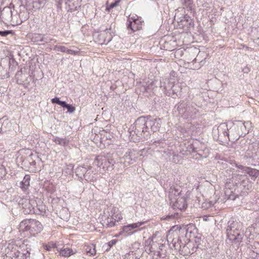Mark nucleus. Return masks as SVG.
<instances>
[{
  "label": "nucleus",
  "instance_id": "f257e3e1",
  "mask_svg": "<svg viewBox=\"0 0 259 259\" xmlns=\"http://www.w3.org/2000/svg\"><path fill=\"white\" fill-rule=\"evenodd\" d=\"M161 121L160 118H151L150 116H141L135 122L136 135L140 138L147 137L152 133L160 129Z\"/></svg>",
  "mask_w": 259,
  "mask_h": 259
},
{
  "label": "nucleus",
  "instance_id": "f03ea898",
  "mask_svg": "<svg viewBox=\"0 0 259 259\" xmlns=\"http://www.w3.org/2000/svg\"><path fill=\"white\" fill-rule=\"evenodd\" d=\"M231 123L232 125L229 130L228 124L225 123H221L218 128L219 135L223 134L224 137H229L228 131H229V133L238 139L248 134L252 127V123L250 121L235 120Z\"/></svg>",
  "mask_w": 259,
  "mask_h": 259
},
{
  "label": "nucleus",
  "instance_id": "7ed1b4c3",
  "mask_svg": "<svg viewBox=\"0 0 259 259\" xmlns=\"http://www.w3.org/2000/svg\"><path fill=\"white\" fill-rule=\"evenodd\" d=\"M241 230L242 225L240 223L230 220L226 228L228 238L232 241L241 242L244 236V233Z\"/></svg>",
  "mask_w": 259,
  "mask_h": 259
},
{
  "label": "nucleus",
  "instance_id": "20e7f679",
  "mask_svg": "<svg viewBox=\"0 0 259 259\" xmlns=\"http://www.w3.org/2000/svg\"><path fill=\"white\" fill-rule=\"evenodd\" d=\"M43 229L41 223L35 219H25L21 222L19 229L20 232H27L31 235L35 236Z\"/></svg>",
  "mask_w": 259,
  "mask_h": 259
},
{
  "label": "nucleus",
  "instance_id": "39448f33",
  "mask_svg": "<svg viewBox=\"0 0 259 259\" xmlns=\"http://www.w3.org/2000/svg\"><path fill=\"white\" fill-rule=\"evenodd\" d=\"M197 106L195 103L180 102L177 105V110L180 116L184 119H191L195 117L198 113Z\"/></svg>",
  "mask_w": 259,
  "mask_h": 259
},
{
  "label": "nucleus",
  "instance_id": "423d86ee",
  "mask_svg": "<svg viewBox=\"0 0 259 259\" xmlns=\"http://www.w3.org/2000/svg\"><path fill=\"white\" fill-rule=\"evenodd\" d=\"M160 88H163L166 95L172 98L180 95L182 90V88L178 83L175 84L172 81L166 79L164 81H161Z\"/></svg>",
  "mask_w": 259,
  "mask_h": 259
},
{
  "label": "nucleus",
  "instance_id": "0eeeda50",
  "mask_svg": "<svg viewBox=\"0 0 259 259\" xmlns=\"http://www.w3.org/2000/svg\"><path fill=\"white\" fill-rule=\"evenodd\" d=\"M232 183L237 186L238 188L248 190L249 180L245 175H236L231 179Z\"/></svg>",
  "mask_w": 259,
  "mask_h": 259
},
{
  "label": "nucleus",
  "instance_id": "6e6552de",
  "mask_svg": "<svg viewBox=\"0 0 259 259\" xmlns=\"http://www.w3.org/2000/svg\"><path fill=\"white\" fill-rule=\"evenodd\" d=\"M21 245L24 246L16 252V255H14L12 259H27L29 257L31 245L29 244V241L27 239H25Z\"/></svg>",
  "mask_w": 259,
  "mask_h": 259
},
{
  "label": "nucleus",
  "instance_id": "1a4fd4ad",
  "mask_svg": "<svg viewBox=\"0 0 259 259\" xmlns=\"http://www.w3.org/2000/svg\"><path fill=\"white\" fill-rule=\"evenodd\" d=\"M138 155L139 153L137 151L134 149L130 150L127 152H126L124 155L120 159L119 162L120 164H123V167L127 166L136 161V159L138 157Z\"/></svg>",
  "mask_w": 259,
  "mask_h": 259
},
{
  "label": "nucleus",
  "instance_id": "9d476101",
  "mask_svg": "<svg viewBox=\"0 0 259 259\" xmlns=\"http://www.w3.org/2000/svg\"><path fill=\"white\" fill-rule=\"evenodd\" d=\"M189 150L192 153H196L198 155L199 157L195 158L198 159L201 157H206L208 150L206 148V146L204 144L196 143H193L189 146Z\"/></svg>",
  "mask_w": 259,
  "mask_h": 259
},
{
  "label": "nucleus",
  "instance_id": "9b49d317",
  "mask_svg": "<svg viewBox=\"0 0 259 259\" xmlns=\"http://www.w3.org/2000/svg\"><path fill=\"white\" fill-rule=\"evenodd\" d=\"M115 163V161L112 159H108L102 155L97 156L94 161V164L99 167H102L104 169H108L111 166H112Z\"/></svg>",
  "mask_w": 259,
  "mask_h": 259
},
{
  "label": "nucleus",
  "instance_id": "f8f14e48",
  "mask_svg": "<svg viewBox=\"0 0 259 259\" xmlns=\"http://www.w3.org/2000/svg\"><path fill=\"white\" fill-rule=\"evenodd\" d=\"M14 9V5L12 3L9 6L5 7L1 11L0 19L5 24H8L12 20V11Z\"/></svg>",
  "mask_w": 259,
  "mask_h": 259
},
{
  "label": "nucleus",
  "instance_id": "ddd939ff",
  "mask_svg": "<svg viewBox=\"0 0 259 259\" xmlns=\"http://www.w3.org/2000/svg\"><path fill=\"white\" fill-rule=\"evenodd\" d=\"M21 204L23 209V212L25 214H33L32 210H34L36 202L33 199H23L19 203Z\"/></svg>",
  "mask_w": 259,
  "mask_h": 259
},
{
  "label": "nucleus",
  "instance_id": "4468645a",
  "mask_svg": "<svg viewBox=\"0 0 259 259\" xmlns=\"http://www.w3.org/2000/svg\"><path fill=\"white\" fill-rule=\"evenodd\" d=\"M174 248L176 250H179L181 254L184 255H188L190 253H192L189 249V247L191 246V243H187L186 245H183L181 240L179 238L177 239V241H175V239L174 238L171 241Z\"/></svg>",
  "mask_w": 259,
  "mask_h": 259
},
{
  "label": "nucleus",
  "instance_id": "2eb2a0df",
  "mask_svg": "<svg viewBox=\"0 0 259 259\" xmlns=\"http://www.w3.org/2000/svg\"><path fill=\"white\" fill-rule=\"evenodd\" d=\"M127 26L128 29L136 31L142 28V21L136 15L129 17L127 20Z\"/></svg>",
  "mask_w": 259,
  "mask_h": 259
},
{
  "label": "nucleus",
  "instance_id": "dca6fc26",
  "mask_svg": "<svg viewBox=\"0 0 259 259\" xmlns=\"http://www.w3.org/2000/svg\"><path fill=\"white\" fill-rule=\"evenodd\" d=\"M170 204L174 209H178L181 210H185L187 207V197L182 194L176 198L175 201H174Z\"/></svg>",
  "mask_w": 259,
  "mask_h": 259
},
{
  "label": "nucleus",
  "instance_id": "f3484780",
  "mask_svg": "<svg viewBox=\"0 0 259 259\" xmlns=\"http://www.w3.org/2000/svg\"><path fill=\"white\" fill-rule=\"evenodd\" d=\"M23 246H24L21 245V244L18 246V244L13 241L9 243L5 249L6 255L12 259L13 256L16 255V252L18 251V249H21Z\"/></svg>",
  "mask_w": 259,
  "mask_h": 259
},
{
  "label": "nucleus",
  "instance_id": "a211bd4d",
  "mask_svg": "<svg viewBox=\"0 0 259 259\" xmlns=\"http://www.w3.org/2000/svg\"><path fill=\"white\" fill-rule=\"evenodd\" d=\"M182 195V190L180 186L174 185L171 186L168 190L169 203H170L171 202H174V201H175L176 199Z\"/></svg>",
  "mask_w": 259,
  "mask_h": 259
},
{
  "label": "nucleus",
  "instance_id": "6ab92c4d",
  "mask_svg": "<svg viewBox=\"0 0 259 259\" xmlns=\"http://www.w3.org/2000/svg\"><path fill=\"white\" fill-rule=\"evenodd\" d=\"M154 237H155V236H153L152 237V238H149V239H148L145 242V244L146 246H149V250L151 253H153V254L154 255L153 258L154 259H159L161 256V253L160 251H156L154 249L153 247V246L154 245V242L153 240Z\"/></svg>",
  "mask_w": 259,
  "mask_h": 259
},
{
  "label": "nucleus",
  "instance_id": "aec40b11",
  "mask_svg": "<svg viewBox=\"0 0 259 259\" xmlns=\"http://www.w3.org/2000/svg\"><path fill=\"white\" fill-rule=\"evenodd\" d=\"M82 250L84 252V253H85L88 256L94 255L96 253L95 245L92 243H85Z\"/></svg>",
  "mask_w": 259,
  "mask_h": 259
},
{
  "label": "nucleus",
  "instance_id": "412c9836",
  "mask_svg": "<svg viewBox=\"0 0 259 259\" xmlns=\"http://www.w3.org/2000/svg\"><path fill=\"white\" fill-rule=\"evenodd\" d=\"M228 186L229 185L228 184L225 191L226 198L228 200H234L236 198L238 197L239 194L237 193L239 191L238 190H237L236 189H235L234 191L231 190L229 188H227Z\"/></svg>",
  "mask_w": 259,
  "mask_h": 259
},
{
  "label": "nucleus",
  "instance_id": "4be33fe9",
  "mask_svg": "<svg viewBox=\"0 0 259 259\" xmlns=\"http://www.w3.org/2000/svg\"><path fill=\"white\" fill-rule=\"evenodd\" d=\"M19 17L20 20L19 22L16 23V25L21 24L23 21L28 19L29 17V13H28L27 10L24 5H22L20 6Z\"/></svg>",
  "mask_w": 259,
  "mask_h": 259
},
{
  "label": "nucleus",
  "instance_id": "5701e85b",
  "mask_svg": "<svg viewBox=\"0 0 259 259\" xmlns=\"http://www.w3.org/2000/svg\"><path fill=\"white\" fill-rule=\"evenodd\" d=\"M108 31L106 30L101 32L98 36L99 37V40L98 43L103 45V44H107L111 40V37L110 34H109V37L108 38H106L105 36L108 35Z\"/></svg>",
  "mask_w": 259,
  "mask_h": 259
},
{
  "label": "nucleus",
  "instance_id": "b1692460",
  "mask_svg": "<svg viewBox=\"0 0 259 259\" xmlns=\"http://www.w3.org/2000/svg\"><path fill=\"white\" fill-rule=\"evenodd\" d=\"M115 211V209L113 208L111 210L110 213L109 214V217L106 219L107 221V225L108 227H112L115 225L116 222H118V220H116L117 216L114 215V211Z\"/></svg>",
  "mask_w": 259,
  "mask_h": 259
},
{
  "label": "nucleus",
  "instance_id": "393cba45",
  "mask_svg": "<svg viewBox=\"0 0 259 259\" xmlns=\"http://www.w3.org/2000/svg\"><path fill=\"white\" fill-rule=\"evenodd\" d=\"M146 222H138L137 223L128 224L126 226H124L123 227V231L124 232H128L129 231H131L133 229L137 228L142 225H144Z\"/></svg>",
  "mask_w": 259,
  "mask_h": 259
},
{
  "label": "nucleus",
  "instance_id": "a878e982",
  "mask_svg": "<svg viewBox=\"0 0 259 259\" xmlns=\"http://www.w3.org/2000/svg\"><path fill=\"white\" fill-rule=\"evenodd\" d=\"M81 0H67L65 4L68 6L71 10H77V8L80 7V3Z\"/></svg>",
  "mask_w": 259,
  "mask_h": 259
},
{
  "label": "nucleus",
  "instance_id": "bb28decb",
  "mask_svg": "<svg viewBox=\"0 0 259 259\" xmlns=\"http://www.w3.org/2000/svg\"><path fill=\"white\" fill-rule=\"evenodd\" d=\"M30 177L29 175H25L22 181L20 183V188L23 191H26L28 189L30 185Z\"/></svg>",
  "mask_w": 259,
  "mask_h": 259
},
{
  "label": "nucleus",
  "instance_id": "cd10ccee",
  "mask_svg": "<svg viewBox=\"0 0 259 259\" xmlns=\"http://www.w3.org/2000/svg\"><path fill=\"white\" fill-rule=\"evenodd\" d=\"M245 174H248L251 178V179L253 180H255L259 176L258 170L249 167L245 168Z\"/></svg>",
  "mask_w": 259,
  "mask_h": 259
},
{
  "label": "nucleus",
  "instance_id": "c85d7f7f",
  "mask_svg": "<svg viewBox=\"0 0 259 259\" xmlns=\"http://www.w3.org/2000/svg\"><path fill=\"white\" fill-rule=\"evenodd\" d=\"M158 81L157 80L148 81L146 86H144V90L146 92H149L153 90L155 88L157 87V84Z\"/></svg>",
  "mask_w": 259,
  "mask_h": 259
},
{
  "label": "nucleus",
  "instance_id": "c756f323",
  "mask_svg": "<svg viewBox=\"0 0 259 259\" xmlns=\"http://www.w3.org/2000/svg\"><path fill=\"white\" fill-rule=\"evenodd\" d=\"M35 36L37 37H39L40 42H43L44 43H49L52 41H54L56 42L53 38H51L50 36L46 34H36Z\"/></svg>",
  "mask_w": 259,
  "mask_h": 259
},
{
  "label": "nucleus",
  "instance_id": "7c9ffc66",
  "mask_svg": "<svg viewBox=\"0 0 259 259\" xmlns=\"http://www.w3.org/2000/svg\"><path fill=\"white\" fill-rule=\"evenodd\" d=\"M74 253L73 250L68 247H64L60 250V255L64 257H69Z\"/></svg>",
  "mask_w": 259,
  "mask_h": 259
},
{
  "label": "nucleus",
  "instance_id": "2f4dec72",
  "mask_svg": "<svg viewBox=\"0 0 259 259\" xmlns=\"http://www.w3.org/2000/svg\"><path fill=\"white\" fill-rule=\"evenodd\" d=\"M192 63H193V65H194L193 69L196 70L199 69L204 64V61L200 60L199 59L198 54L197 56L194 60H193Z\"/></svg>",
  "mask_w": 259,
  "mask_h": 259
},
{
  "label": "nucleus",
  "instance_id": "473e14b6",
  "mask_svg": "<svg viewBox=\"0 0 259 259\" xmlns=\"http://www.w3.org/2000/svg\"><path fill=\"white\" fill-rule=\"evenodd\" d=\"M95 174L91 169L87 170L83 175L84 179L88 182L92 181L95 178Z\"/></svg>",
  "mask_w": 259,
  "mask_h": 259
},
{
  "label": "nucleus",
  "instance_id": "72a5a7b5",
  "mask_svg": "<svg viewBox=\"0 0 259 259\" xmlns=\"http://www.w3.org/2000/svg\"><path fill=\"white\" fill-rule=\"evenodd\" d=\"M33 211V214H42L45 212V207L43 205H35Z\"/></svg>",
  "mask_w": 259,
  "mask_h": 259
},
{
  "label": "nucleus",
  "instance_id": "f704fd0d",
  "mask_svg": "<svg viewBox=\"0 0 259 259\" xmlns=\"http://www.w3.org/2000/svg\"><path fill=\"white\" fill-rule=\"evenodd\" d=\"M182 4L188 11H192L194 8L193 0H181Z\"/></svg>",
  "mask_w": 259,
  "mask_h": 259
},
{
  "label": "nucleus",
  "instance_id": "c9c22d12",
  "mask_svg": "<svg viewBox=\"0 0 259 259\" xmlns=\"http://www.w3.org/2000/svg\"><path fill=\"white\" fill-rule=\"evenodd\" d=\"M44 5V1L41 0H36L32 2V7L34 10L39 9Z\"/></svg>",
  "mask_w": 259,
  "mask_h": 259
},
{
  "label": "nucleus",
  "instance_id": "e433bc0d",
  "mask_svg": "<svg viewBox=\"0 0 259 259\" xmlns=\"http://www.w3.org/2000/svg\"><path fill=\"white\" fill-rule=\"evenodd\" d=\"M52 141L56 144L64 146L67 144V141L65 139L59 137H55L52 139Z\"/></svg>",
  "mask_w": 259,
  "mask_h": 259
},
{
  "label": "nucleus",
  "instance_id": "4c0bfd02",
  "mask_svg": "<svg viewBox=\"0 0 259 259\" xmlns=\"http://www.w3.org/2000/svg\"><path fill=\"white\" fill-rule=\"evenodd\" d=\"M254 148L256 149V152L251 156V157L259 163V141L254 144Z\"/></svg>",
  "mask_w": 259,
  "mask_h": 259
},
{
  "label": "nucleus",
  "instance_id": "58836bf2",
  "mask_svg": "<svg viewBox=\"0 0 259 259\" xmlns=\"http://www.w3.org/2000/svg\"><path fill=\"white\" fill-rule=\"evenodd\" d=\"M62 107L66 108L67 109V112L70 113H73L75 110L74 107L72 106L70 104H67L66 102H64Z\"/></svg>",
  "mask_w": 259,
  "mask_h": 259
},
{
  "label": "nucleus",
  "instance_id": "ea45409f",
  "mask_svg": "<svg viewBox=\"0 0 259 259\" xmlns=\"http://www.w3.org/2000/svg\"><path fill=\"white\" fill-rule=\"evenodd\" d=\"M8 124H10V122L8 121L7 120L2 123L1 119H0V133L2 132H6L7 131L5 125H8Z\"/></svg>",
  "mask_w": 259,
  "mask_h": 259
},
{
  "label": "nucleus",
  "instance_id": "a19ab883",
  "mask_svg": "<svg viewBox=\"0 0 259 259\" xmlns=\"http://www.w3.org/2000/svg\"><path fill=\"white\" fill-rule=\"evenodd\" d=\"M51 101L52 103L58 104L61 107L63 106L65 102V101H60L59 98L58 97H55L54 98H53Z\"/></svg>",
  "mask_w": 259,
  "mask_h": 259
},
{
  "label": "nucleus",
  "instance_id": "79ce46f5",
  "mask_svg": "<svg viewBox=\"0 0 259 259\" xmlns=\"http://www.w3.org/2000/svg\"><path fill=\"white\" fill-rule=\"evenodd\" d=\"M67 49H68L65 47L61 46H56L54 48V50H56L57 51H60L63 53H66Z\"/></svg>",
  "mask_w": 259,
  "mask_h": 259
},
{
  "label": "nucleus",
  "instance_id": "37998d69",
  "mask_svg": "<svg viewBox=\"0 0 259 259\" xmlns=\"http://www.w3.org/2000/svg\"><path fill=\"white\" fill-rule=\"evenodd\" d=\"M117 242V240L116 239H112L111 241H109L107 243V245L108 247L106 248V250H108L112 246L115 245Z\"/></svg>",
  "mask_w": 259,
  "mask_h": 259
},
{
  "label": "nucleus",
  "instance_id": "c03bdc74",
  "mask_svg": "<svg viewBox=\"0 0 259 259\" xmlns=\"http://www.w3.org/2000/svg\"><path fill=\"white\" fill-rule=\"evenodd\" d=\"M153 144L157 146V144H159L160 147H164V145L165 144V140H159L157 141H154L153 142Z\"/></svg>",
  "mask_w": 259,
  "mask_h": 259
},
{
  "label": "nucleus",
  "instance_id": "a18cd8bd",
  "mask_svg": "<svg viewBox=\"0 0 259 259\" xmlns=\"http://www.w3.org/2000/svg\"><path fill=\"white\" fill-rule=\"evenodd\" d=\"M119 3V1H117L114 3H111L109 6H107L106 8V11L107 12H110V10L116 7L118 3Z\"/></svg>",
  "mask_w": 259,
  "mask_h": 259
},
{
  "label": "nucleus",
  "instance_id": "49530a36",
  "mask_svg": "<svg viewBox=\"0 0 259 259\" xmlns=\"http://www.w3.org/2000/svg\"><path fill=\"white\" fill-rule=\"evenodd\" d=\"M11 33H12V31L11 30L0 31V35L2 36H6Z\"/></svg>",
  "mask_w": 259,
  "mask_h": 259
},
{
  "label": "nucleus",
  "instance_id": "de8ad7c7",
  "mask_svg": "<svg viewBox=\"0 0 259 259\" xmlns=\"http://www.w3.org/2000/svg\"><path fill=\"white\" fill-rule=\"evenodd\" d=\"M79 52V49L76 50H72V49H67V53L68 54H76Z\"/></svg>",
  "mask_w": 259,
  "mask_h": 259
},
{
  "label": "nucleus",
  "instance_id": "09e8293b",
  "mask_svg": "<svg viewBox=\"0 0 259 259\" xmlns=\"http://www.w3.org/2000/svg\"><path fill=\"white\" fill-rule=\"evenodd\" d=\"M181 132L184 135L183 138L184 139H186V138L190 136L189 133L187 132L185 129L182 128Z\"/></svg>",
  "mask_w": 259,
  "mask_h": 259
},
{
  "label": "nucleus",
  "instance_id": "8fccbe9b",
  "mask_svg": "<svg viewBox=\"0 0 259 259\" xmlns=\"http://www.w3.org/2000/svg\"><path fill=\"white\" fill-rule=\"evenodd\" d=\"M5 168L3 165H0V177H2L5 172Z\"/></svg>",
  "mask_w": 259,
  "mask_h": 259
},
{
  "label": "nucleus",
  "instance_id": "3c124183",
  "mask_svg": "<svg viewBox=\"0 0 259 259\" xmlns=\"http://www.w3.org/2000/svg\"><path fill=\"white\" fill-rule=\"evenodd\" d=\"M237 167L239 168V169H240L242 170V172H244V174H245V168H248V167H246V166H244L243 165H238L237 166Z\"/></svg>",
  "mask_w": 259,
  "mask_h": 259
},
{
  "label": "nucleus",
  "instance_id": "603ef678",
  "mask_svg": "<svg viewBox=\"0 0 259 259\" xmlns=\"http://www.w3.org/2000/svg\"><path fill=\"white\" fill-rule=\"evenodd\" d=\"M172 161L174 162L175 163H177L179 162V159H178V155H173V159H172Z\"/></svg>",
  "mask_w": 259,
  "mask_h": 259
},
{
  "label": "nucleus",
  "instance_id": "864d4df0",
  "mask_svg": "<svg viewBox=\"0 0 259 259\" xmlns=\"http://www.w3.org/2000/svg\"><path fill=\"white\" fill-rule=\"evenodd\" d=\"M184 19L186 22H189L191 20V17L188 15H185L184 16Z\"/></svg>",
  "mask_w": 259,
  "mask_h": 259
},
{
  "label": "nucleus",
  "instance_id": "5fc2aeb1",
  "mask_svg": "<svg viewBox=\"0 0 259 259\" xmlns=\"http://www.w3.org/2000/svg\"><path fill=\"white\" fill-rule=\"evenodd\" d=\"M244 73H247L250 71V69L248 67H246L243 69Z\"/></svg>",
  "mask_w": 259,
  "mask_h": 259
},
{
  "label": "nucleus",
  "instance_id": "6e6d98bb",
  "mask_svg": "<svg viewBox=\"0 0 259 259\" xmlns=\"http://www.w3.org/2000/svg\"><path fill=\"white\" fill-rule=\"evenodd\" d=\"M35 34H34V36H33V39L34 41L35 42H40L39 37H36Z\"/></svg>",
  "mask_w": 259,
  "mask_h": 259
},
{
  "label": "nucleus",
  "instance_id": "4d7b16f0",
  "mask_svg": "<svg viewBox=\"0 0 259 259\" xmlns=\"http://www.w3.org/2000/svg\"><path fill=\"white\" fill-rule=\"evenodd\" d=\"M174 218V216L172 215H167L166 217V218H165L164 219L165 220H169L171 218Z\"/></svg>",
  "mask_w": 259,
  "mask_h": 259
},
{
  "label": "nucleus",
  "instance_id": "13d9d810",
  "mask_svg": "<svg viewBox=\"0 0 259 259\" xmlns=\"http://www.w3.org/2000/svg\"><path fill=\"white\" fill-rule=\"evenodd\" d=\"M163 247H164V245L163 244H159V249L160 250H162Z\"/></svg>",
  "mask_w": 259,
  "mask_h": 259
},
{
  "label": "nucleus",
  "instance_id": "bf43d9fd",
  "mask_svg": "<svg viewBox=\"0 0 259 259\" xmlns=\"http://www.w3.org/2000/svg\"><path fill=\"white\" fill-rule=\"evenodd\" d=\"M170 231H169L168 232V235L167 236V240L168 242H169V238L168 237V236L170 235Z\"/></svg>",
  "mask_w": 259,
  "mask_h": 259
},
{
  "label": "nucleus",
  "instance_id": "052dcab7",
  "mask_svg": "<svg viewBox=\"0 0 259 259\" xmlns=\"http://www.w3.org/2000/svg\"><path fill=\"white\" fill-rule=\"evenodd\" d=\"M133 128H134V129H135V130H134V131H132V132H134V134H133V135H134V134H136L135 133V132H134V131H135V126H133Z\"/></svg>",
  "mask_w": 259,
  "mask_h": 259
},
{
  "label": "nucleus",
  "instance_id": "680f3d73",
  "mask_svg": "<svg viewBox=\"0 0 259 259\" xmlns=\"http://www.w3.org/2000/svg\"><path fill=\"white\" fill-rule=\"evenodd\" d=\"M32 163V164H35V161H33Z\"/></svg>",
  "mask_w": 259,
  "mask_h": 259
},
{
  "label": "nucleus",
  "instance_id": "e2e57ef3",
  "mask_svg": "<svg viewBox=\"0 0 259 259\" xmlns=\"http://www.w3.org/2000/svg\"><path fill=\"white\" fill-rule=\"evenodd\" d=\"M60 1H62L63 0H60ZM65 1H67V0H65Z\"/></svg>",
  "mask_w": 259,
  "mask_h": 259
},
{
  "label": "nucleus",
  "instance_id": "0e129e2a",
  "mask_svg": "<svg viewBox=\"0 0 259 259\" xmlns=\"http://www.w3.org/2000/svg\"><path fill=\"white\" fill-rule=\"evenodd\" d=\"M258 244H259V242H258Z\"/></svg>",
  "mask_w": 259,
  "mask_h": 259
}]
</instances>
